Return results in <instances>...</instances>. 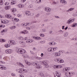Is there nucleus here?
Returning <instances> with one entry per match:
<instances>
[{"mask_svg": "<svg viewBox=\"0 0 77 77\" xmlns=\"http://www.w3.org/2000/svg\"><path fill=\"white\" fill-rule=\"evenodd\" d=\"M74 20H75V18H73L72 19L70 18L67 21V24H69L72 23V22H74Z\"/></svg>", "mask_w": 77, "mask_h": 77, "instance_id": "obj_1", "label": "nucleus"}, {"mask_svg": "<svg viewBox=\"0 0 77 77\" xmlns=\"http://www.w3.org/2000/svg\"><path fill=\"white\" fill-rule=\"evenodd\" d=\"M9 22V20H5V21H4V22L3 21V20H0V23L1 24H8Z\"/></svg>", "mask_w": 77, "mask_h": 77, "instance_id": "obj_2", "label": "nucleus"}, {"mask_svg": "<svg viewBox=\"0 0 77 77\" xmlns=\"http://www.w3.org/2000/svg\"><path fill=\"white\" fill-rule=\"evenodd\" d=\"M42 64H43V65H44V66H45V68H48V66H47L48 64H47V63L46 61H42Z\"/></svg>", "mask_w": 77, "mask_h": 77, "instance_id": "obj_3", "label": "nucleus"}, {"mask_svg": "<svg viewBox=\"0 0 77 77\" xmlns=\"http://www.w3.org/2000/svg\"><path fill=\"white\" fill-rule=\"evenodd\" d=\"M12 50L11 49H7L5 51L6 53L7 54H11L12 52Z\"/></svg>", "mask_w": 77, "mask_h": 77, "instance_id": "obj_4", "label": "nucleus"}, {"mask_svg": "<svg viewBox=\"0 0 77 77\" xmlns=\"http://www.w3.org/2000/svg\"><path fill=\"white\" fill-rule=\"evenodd\" d=\"M9 44H11V45H15V44H16V42L12 40H10L8 41Z\"/></svg>", "mask_w": 77, "mask_h": 77, "instance_id": "obj_5", "label": "nucleus"}, {"mask_svg": "<svg viewBox=\"0 0 77 77\" xmlns=\"http://www.w3.org/2000/svg\"><path fill=\"white\" fill-rule=\"evenodd\" d=\"M0 69H3V70H6L7 69V68L5 66H2L1 65H0Z\"/></svg>", "mask_w": 77, "mask_h": 77, "instance_id": "obj_6", "label": "nucleus"}, {"mask_svg": "<svg viewBox=\"0 0 77 77\" xmlns=\"http://www.w3.org/2000/svg\"><path fill=\"white\" fill-rule=\"evenodd\" d=\"M32 65H33V66H39L38 63L36 62H32Z\"/></svg>", "mask_w": 77, "mask_h": 77, "instance_id": "obj_7", "label": "nucleus"}, {"mask_svg": "<svg viewBox=\"0 0 77 77\" xmlns=\"http://www.w3.org/2000/svg\"><path fill=\"white\" fill-rule=\"evenodd\" d=\"M45 10L46 12H50L51 11V9L49 7H46L45 8Z\"/></svg>", "mask_w": 77, "mask_h": 77, "instance_id": "obj_8", "label": "nucleus"}, {"mask_svg": "<svg viewBox=\"0 0 77 77\" xmlns=\"http://www.w3.org/2000/svg\"><path fill=\"white\" fill-rule=\"evenodd\" d=\"M58 61H59V63H63V62H64V60L60 58H59Z\"/></svg>", "mask_w": 77, "mask_h": 77, "instance_id": "obj_9", "label": "nucleus"}, {"mask_svg": "<svg viewBox=\"0 0 77 77\" xmlns=\"http://www.w3.org/2000/svg\"><path fill=\"white\" fill-rule=\"evenodd\" d=\"M12 20L13 21H15V22H17V21H20L19 19L16 18H13L12 19Z\"/></svg>", "mask_w": 77, "mask_h": 77, "instance_id": "obj_10", "label": "nucleus"}, {"mask_svg": "<svg viewBox=\"0 0 77 77\" xmlns=\"http://www.w3.org/2000/svg\"><path fill=\"white\" fill-rule=\"evenodd\" d=\"M49 45H56L57 44L56 43L54 42H50L49 43Z\"/></svg>", "mask_w": 77, "mask_h": 77, "instance_id": "obj_11", "label": "nucleus"}, {"mask_svg": "<svg viewBox=\"0 0 77 77\" xmlns=\"http://www.w3.org/2000/svg\"><path fill=\"white\" fill-rule=\"evenodd\" d=\"M16 52H17L18 53H19V54H21V49H19V48H17L16 49Z\"/></svg>", "mask_w": 77, "mask_h": 77, "instance_id": "obj_12", "label": "nucleus"}, {"mask_svg": "<svg viewBox=\"0 0 77 77\" xmlns=\"http://www.w3.org/2000/svg\"><path fill=\"white\" fill-rule=\"evenodd\" d=\"M33 41H34L33 40L28 39L26 41V43H30L31 42H33Z\"/></svg>", "mask_w": 77, "mask_h": 77, "instance_id": "obj_13", "label": "nucleus"}, {"mask_svg": "<svg viewBox=\"0 0 77 77\" xmlns=\"http://www.w3.org/2000/svg\"><path fill=\"white\" fill-rule=\"evenodd\" d=\"M26 51L23 49H21L20 54H24L26 53Z\"/></svg>", "mask_w": 77, "mask_h": 77, "instance_id": "obj_14", "label": "nucleus"}, {"mask_svg": "<svg viewBox=\"0 0 77 77\" xmlns=\"http://www.w3.org/2000/svg\"><path fill=\"white\" fill-rule=\"evenodd\" d=\"M20 70V71H22V72H27V70L25 69H21Z\"/></svg>", "mask_w": 77, "mask_h": 77, "instance_id": "obj_15", "label": "nucleus"}, {"mask_svg": "<svg viewBox=\"0 0 77 77\" xmlns=\"http://www.w3.org/2000/svg\"><path fill=\"white\" fill-rule=\"evenodd\" d=\"M11 8V6H6L5 7V10H9Z\"/></svg>", "mask_w": 77, "mask_h": 77, "instance_id": "obj_16", "label": "nucleus"}, {"mask_svg": "<svg viewBox=\"0 0 77 77\" xmlns=\"http://www.w3.org/2000/svg\"><path fill=\"white\" fill-rule=\"evenodd\" d=\"M17 64L18 65H19L20 66H21V67H22L23 68H24V65H23V64L20 63H17Z\"/></svg>", "mask_w": 77, "mask_h": 77, "instance_id": "obj_17", "label": "nucleus"}, {"mask_svg": "<svg viewBox=\"0 0 77 77\" xmlns=\"http://www.w3.org/2000/svg\"><path fill=\"white\" fill-rule=\"evenodd\" d=\"M74 9V8H71L69 10L66 11V12H70V11H73Z\"/></svg>", "mask_w": 77, "mask_h": 77, "instance_id": "obj_18", "label": "nucleus"}, {"mask_svg": "<svg viewBox=\"0 0 77 77\" xmlns=\"http://www.w3.org/2000/svg\"><path fill=\"white\" fill-rule=\"evenodd\" d=\"M25 62L26 65L29 66H30L31 65V63L28 62L27 60L25 61Z\"/></svg>", "mask_w": 77, "mask_h": 77, "instance_id": "obj_19", "label": "nucleus"}, {"mask_svg": "<svg viewBox=\"0 0 77 77\" xmlns=\"http://www.w3.org/2000/svg\"><path fill=\"white\" fill-rule=\"evenodd\" d=\"M33 38L35 39H36V40H40V39H41V38L38 37H33Z\"/></svg>", "mask_w": 77, "mask_h": 77, "instance_id": "obj_20", "label": "nucleus"}, {"mask_svg": "<svg viewBox=\"0 0 77 77\" xmlns=\"http://www.w3.org/2000/svg\"><path fill=\"white\" fill-rule=\"evenodd\" d=\"M19 43L20 44L23 45H24V44L25 43V42L23 41H20L19 42Z\"/></svg>", "mask_w": 77, "mask_h": 77, "instance_id": "obj_21", "label": "nucleus"}, {"mask_svg": "<svg viewBox=\"0 0 77 77\" xmlns=\"http://www.w3.org/2000/svg\"><path fill=\"white\" fill-rule=\"evenodd\" d=\"M24 5L20 4L19 5V7L20 8H22L24 7Z\"/></svg>", "mask_w": 77, "mask_h": 77, "instance_id": "obj_22", "label": "nucleus"}, {"mask_svg": "<svg viewBox=\"0 0 77 77\" xmlns=\"http://www.w3.org/2000/svg\"><path fill=\"white\" fill-rule=\"evenodd\" d=\"M10 29H11V30H13V29H15L16 28L15 26H13L11 27H10Z\"/></svg>", "mask_w": 77, "mask_h": 77, "instance_id": "obj_23", "label": "nucleus"}, {"mask_svg": "<svg viewBox=\"0 0 77 77\" xmlns=\"http://www.w3.org/2000/svg\"><path fill=\"white\" fill-rule=\"evenodd\" d=\"M69 77H71L72 75H73V72H69Z\"/></svg>", "mask_w": 77, "mask_h": 77, "instance_id": "obj_24", "label": "nucleus"}, {"mask_svg": "<svg viewBox=\"0 0 77 77\" xmlns=\"http://www.w3.org/2000/svg\"><path fill=\"white\" fill-rule=\"evenodd\" d=\"M30 12H29V11H28L25 12V14L26 15H27L28 16H29V15H30Z\"/></svg>", "mask_w": 77, "mask_h": 77, "instance_id": "obj_25", "label": "nucleus"}, {"mask_svg": "<svg viewBox=\"0 0 77 77\" xmlns=\"http://www.w3.org/2000/svg\"><path fill=\"white\" fill-rule=\"evenodd\" d=\"M5 47L6 48H8V47H10V45L9 44H6L5 45Z\"/></svg>", "mask_w": 77, "mask_h": 77, "instance_id": "obj_26", "label": "nucleus"}, {"mask_svg": "<svg viewBox=\"0 0 77 77\" xmlns=\"http://www.w3.org/2000/svg\"><path fill=\"white\" fill-rule=\"evenodd\" d=\"M68 34L67 32H65L64 34V37H66V36H68Z\"/></svg>", "mask_w": 77, "mask_h": 77, "instance_id": "obj_27", "label": "nucleus"}, {"mask_svg": "<svg viewBox=\"0 0 77 77\" xmlns=\"http://www.w3.org/2000/svg\"><path fill=\"white\" fill-rule=\"evenodd\" d=\"M3 0H0V5H3Z\"/></svg>", "mask_w": 77, "mask_h": 77, "instance_id": "obj_28", "label": "nucleus"}, {"mask_svg": "<svg viewBox=\"0 0 77 77\" xmlns=\"http://www.w3.org/2000/svg\"><path fill=\"white\" fill-rule=\"evenodd\" d=\"M18 39L19 40H23V37L20 36L18 38Z\"/></svg>", "mask_w": 77, "mask_h": 77, "instance_id": "obj_29", "label": "nucleus"}, {"mask_svg": "<svg viewBox=\"0 0 77 77\" xmlns=\"http://www.w3.org/2000/svg\"><path fill=\"white\" fill-rule=\"evenodd\" d=\"M0 42H6V40L4 39H1L0 40Z\"/></svg>", "mask_w": 77, "mask_h": 77, "instance_id": "obj_30", "label": "nucleus"}, {"mask_svg": "<svg viewBox=\"0 0 77 77\" xmlns=\"http://www.w3.org/2000/svg\"><path fill=\"white\" fill-rule=\"evenodd\" d=\"M23 58H28V55H23Z\"/></svg>", "mask_w": 77, "mask_h": 77, "instance_id": "obj_31", "label": "nucleus"}, {"mask_svg": "<svg viewBox=\"0 0 77 77\" xmlns=\"http://www.w3.org/2000/svg\"><path fill=\"white\" fill-rule=\"evenodd\" d=\"M77 23H74L73 24V25H72V26L73 27H76V26H77Z\"/></svg>", "mask_w": 77, "mask_h": 77, "instance_id": "obj_32", "label": "nucleus"}, {"mask_svg": "<svg viewBox=\"0 0 77 77\" xmlns=\"http://www.w3.org/2000/svg\"><path fill=\"white\" fill-rule=\"evenodd\" d=\"M52 48H48V51H49L50 52H51V51H52Z\"/></svg>", "mask_w": 77, "mask_h": 77, "instance_id": "obj_33", "label": "nucleus"}, {"mask_svg": "<svg viewBox=\"0 0 77 77\" xmlns=\"http://www.w3.org/2000/svg\"><path fill=\"white\" fill-rule=\"evenodd\" d=\"M69 72H66L65 73V75L66 76H67L68 77H69Z\"/></svg>", "mask_w": 77, "mask_h": 77, "instance_id": "obj_34", "label": "nucleus"}, {"mask_svg": "<svg viewBox=\"0 0 77 77\" xmlns=\"http://www.w3.org/2000/svg\"><path fill=\"white\" fill-rule=\"evenodd\" d=\"M7 18H12V16L10 15H8L7 16Z\"/></svg>", "mask_w": 77, "mask_h": 77, "instance_id": "obj_35", "label": "nucleus"}, {"mask_svg": "<svg viewBox=\"0 0 77 77\" xmlns=\"http://www.w3.org/2000/svg\"><path fill=\"white\" fill-rule=\"evenodd\" d=\"M12 12L13 13L15 12H16V9H15V8H14L12 10Z\"/></svg>", "mask_w": 77, "mask_h": 77, "instance_id": "obj_36", "label": "nucleus"}, {"mask_svg": "<svg viewBox=\"0 0 77 77\" xmlns=\"http://www.w3.org/2000/svg\"><path fill=\"white\" fill-rule=\"evenodd\" d=\"M57 50V47H54V48H53V51H56V50Z\"/></svg>", "mask_w": 77, "mask_h": 77, "instance_id": "obj_37", "label": "nucleus"}, {"mask_svg": "<svg viewBox=\"0 0 77 77\" xmlns=\"http://www.w3.org/2000/svg\"><path fill=\"white\" fill-rule=\"evenodd\" d=\"M27 33H28V32H26V33H25L24 32L22 31L21 32H20V34L21 33L22 34H26Z\"/></svg>", "mask_w": 77, "mask_h": 77, "instance_id": "obj_38", "label": "nucleus"}, {"mask_svg": "<svg viewBox=\"0 0 77 77\" xmlns=\"http://www.w3.org/2000/svg\"><path fill=\"white\" fill-rule=\"evenodd\" d=\"M53 67L55 69H56V68H58V66L55 65H54Z\"/></svg>", "mask_w": 77, "mask_h": 77, "instance_id": "obj_39", "label": "nucleus"}, {"mask_svg": "<svg viewBox=\"0 0 77 77\" xmlns=\"http://www.w3.org/2000/svg\"><path fill=\"white\" fill-rule=\"evenodd\" d=\"M58 68L59 69H60V68H62V66L60 65H58Z\"/></svg>", "mask_w": 77, "mask_h": 77, "instance_id": "obj_40", "label": "nucleus"}, {"mask_svg": "<svg viewBox=\"0 0 77 77\" xmlns=\"http://www.w3.org/2000/svg\"><path fill=\"white\" fill-rule=\"evenodd\" d=\"M45 42V41H42L40 42V43H41V44H44Z\"/></svg>", "mask_w": 77, "mask_h": 77, "instance_id": "obj_41", "label": "nucleus"}, {"mask_svg": "<svg viewBox=\"0 0 77 77\" xmlns=\"http://www.w3.org/2000/svg\"><path fill=\"white\" fill-rule=\"evenodd\" d=\"M17 17H20V18H21V17L22 16L21 14H19L17 15Z\"/></svg>", "mask_w": 77, "mask_h": 77, "instance_id": "obj_42", "label": "nucleus"}, {"mask_svg": "<svg viewBox=\"0 0 77 77\" xmlns=\"http://www.w3.org/2000/svg\"><path fill=\"white\" fill-rule=\"evenodd\" d=\"M63 3L64 5H65V4H66V2L65 1V0H63Z\"/></svg>", "mask_w": 77, "mask_h": 77, "instance_id": "obj_43", "label": "nucleus"}, {"mask_svg": "<svg viewBox=\"0 0 77 77\" xmlns=\"http://www.w3.org/2000/svg\"><path fill=\"white\" fill-rule=\"evenodd\" d=\"M39 75H41V76H42V75H44V74L43 73H39Z\"/></svg>", "mask_w": 77, "mask_h": 77, "instance_id": "obj_44", "label": "nucleus"}, {"mask_svg": "<svg viewBox=\"0 0 77 77\" xmlns=\"http://www.w3.org/2000/svg\"><path fill=\"white\" fill-rule=\"evenodd\" d=\"M58 77H61V74H60V72H59L58 73Z\"/></svg>", "mask_w": 77, "mask_h": 77, "instance_id": "obj_45", "label": "nucleus"}, {"mask_svg": "<svg viewBox=\"0 0 77 77\" xmlns=\"http://www.w3.org/2000/svg\"><path fill=\"white\" fill-rule=\"evenodd\" d=\"M41 2V0H39V1H38V0H37L36 1V2H37V3H40Z\"/></svg>", "mask_w": 77, "mask_h": 77, "instance_id": "obj_46", "label": "nucleus"}, {"mask_svg": "<svg viewBox=\"0 0 77 77\" xmlns=\"http://www.w3.org/2000/svg\"><path fill=\"white\" fill-rule=\"evenodd\" d=\"M9 2H6V3H5V5L6 6H7V5H9Z\"/></svg>", "mask_w": 77, "mask_h": 77, "instance_id": "obj_47", "label": "nucleus"}, {"mask_svg": "<svg viewBox=\"0 0 77 77\" xmlns=\"http://www.w3.org/2000/svg\"><path fill=\"white\" fill-rule=\"evenodd\" d=\"M66 70L67 71L68 70H70V68L69 67L66 68Z\"/></svg>", "mask_w": 77, "mask_h": 77, "instance_id": "obj_48", "label": "nucleus"}, {"mask_svg": "<svg viewBox=\"0 0 77 77\" xmlns=\"http://www.w3.org/2000/svg\"><path fill=\"white\" fill-rule=\"evenodd\" d=\"M11 75L12 76H13L14 77V76H15V74H14V73H12L11 74Z\"/></svg>", "mask_w": 77, "mask_h": 77, "instance_id": "obj_49", "label": "nucleus"}, {"mask_svg": "<svg viewBox=\"0 0 77 77\" xmlns=\"http://www.w3.org/2000/svg\"><path fill=\"white\" fill-rule=\"evenodd\" d=\"M29 8H33V6L32 5H30L29 6Z\"/></svg>", "mask_w": 77, "mask_h": 77, "instance_id": "obj_50", "label": "nucleus"}, {"mask_svg": "<svg viewBox=\"0 0 77 77\" xmlns=\"http://www.w3.org/2000/svg\"><path fill=\"white\" fill-rule=\"evenodd\" d=\"M11 4L12 5H14L15 4V2H14V1H13L11 2Z\"/></svg>", "mask_w": 77, "mask_h": 77, "instance_id": "obj_51", "label": "nucleus"}, {"mask_svg": "<svg viewBox=\"0 0 77 77\" xmlns=\"http://www.w3.org/2000/svg\"><path fill=\"white\" fill-rule=\"evenodd\" d=\"M40 35L41 36H42V37H44V35L42 34H40Z\"/></svg>", "mask_w": 77, "mask_h": 77, "instance_id": "obj_52", "label": "nucleus"}, {"mask_svg": "<svg viewBox=\"0 0 77 77\" xmlns=\"http://www.w3.org/2000/svg\"><path fill=\"white\" fill-rule=\"evenodd\" d=\"M30 23H28L27 24L25 25V26H29Z\"/></svg>", "mask_w": 77, "mask_h": 77, "instance_id": "obj_53", "label": "nucleus"}, {"mask_svg": "<svg viewBox=\"0 0 77 77\" xmlns=\"http://www.w3.org/2000/svg\"><path fill=\"white\" fill-rule=\"evenodd\" d=\"M58 53H56L55 54V56H56V57L57 56H58V54H57Z\"/></svg>", "mask_w": 77, "mask_h": 77, "instance_id": "obj_54", "label": "nucleus"}, {"mask_svg": "<svg viewBox=\"0 0 77 77\" xmlns=\"http://www.w3.org/2000/svg\"><path fill=\"white\" fill-rule=\"evenodd\" d=\"M26 28L27 30H30V28L29 27H26Z\"/></svg>", "mask_w": 77, "mask_h": 77, "instance_id": "obj_55", "label": "nucleus"}, {"mask_svg": "<svg viewBox=\"0 0 77 77\" xmlns=\"http://www.w3.org/2000/svg\"><path fill=\"white\" fill-rule=\"evenodd\" d=\"M5 27V25H1V27Z\"/></svg>", "mask_w": 77, "mask_h": 77, "instance_id": "obj_56", "label": "nucleus"}, {"mask_svg": "<svg viewBox=\"0 0 77 77\" xmlns=\"http://www.w3.org/2000/svg\"><path fill=\"white\" fill-rule=\"evenodd\" d=\"M63 71H66V68H64L63 69Z\"/></svg>", "mask_w": 77, "mask_h": 77, "instance_id": "obj_57", "label": "nucleus"}, {"mask_svg": "<svg viewBox=\"0 0 77 77\" xmlns=\"http://www.w3.org/2000/svg\"><path fill=\"white\" fill-rule=\"evenodd\" d=\"M25 25H26V24H25V23H23L22 24V26H25Z\"/></svg>", "mask_w": 77, "mask_h": 77, "instance_id": "obj_58", "label": "nucleus"}, {"mask_svg": "<svg viewBox=\"0 0 77 77\" xmlns=\"http://www.w3.org/2000/svg\"><path fill=\"white\" fill-rule=\"evenodd\" d=\"M73 16H74V17H77V15L76 14H74L73 15Z\"/></svg>", "mask_w": 77, "mask_h": 77, "instance_id": "obj_59", "label": "nucleus"}, {"mask_svg": "<svg viewBox=\"0 0 77 77\" xmlns=\"http://www.w3.org/2000/svg\"><path fill=\"white\" fill-rule=\"evenodd\" d=\"M19 76H20V77H24V75H19Z\"/></svg>", "mask_w": 77, "mask_h": 77, "instance_id": "obj_60", "label": "nucleus"}, {"mask_svg": "<svg viewBox=\"0 0 77 77\" xmlns=\"http://www.w3.org/2000/svg\"><path fill=\"white\" fill-rule=\"evenodd\" d=\"M37 69H40V68H41V67L39 66H38L37 67H36Z\"/></svg>", "mask_w": 77, "mask_h": 77, "instance_id": "obj_61", "label": "nucleus"}, {"mask_svg": "<svg viewBox=\"0 0 77 77\" xmlns=\"http://www.w3.org/2000/svg\"><path fill=\"white\" fill-rule=\"evenodd\" d=\"M3 18V16H2V15L0 14V18Z\"/></svg>", "mask_w": 77, "mask_h": 77, "instance_id": "obj_62", "label": "nucleus"}, {"mask_svg": "<svg viewBox=\"0 0 77 77\" xmlns=\"http://www.w3.org/2000/svg\"><path fill=\"white\" fill-rule=\"evenodd\" d=\"M43 56H44V54H43V53H42L41 54V57H43Z\"/></svg>", "mask_w": 77, "mask_h": 77, "instance_id": "obj_63", "label": "nucleus"}, {"mask_svg": "<svg viewBox=\"0 0 77 77\" xmlns=\"http://www.w3.org/2000/svg\"><path fill=\"white\" fill-rule=\"evenodd\" d=\"M60 3H63V0H60Z\"/></svg>", "mask_w": 77, "mask_h": 77, "instance_id": "obj_64", "label": "nucleus"}]
</instances>
